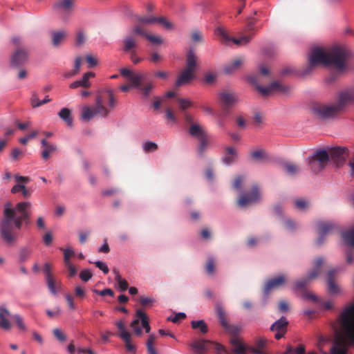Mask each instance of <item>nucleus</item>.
<instances>
[{
    "label": "nucleus",
    "mask_w": 354,
    "mask_h": 354,
    "mask_svg": "<svg viewBox=\"0 0 354 354\" xmlns=\"http://www.w3.org/2000/svg\"><path fill=\"white\" fill-rule=\"evenodd\" d=\"M344 108L343 104H340L338 97L337 102L333 104H316L312 108L313 113L319 119L326 120L334 117L339 111Z\"/></svg>",
    "instance_id": "obj_7"
},
{
    "label": "nucleus",
    "mask_w": 354,
    "mask_h": 354,
    "mask_svg": "<svg viewBox=\"0 0 354 354\" xmlns=\"http://www.w3.org/2000/svg\"><path fill=\"white\" fill-rule=\"evenodd\" d=\"M191 326L193 329H199L202 334H206L208 332V327L204 320L192 321Z\"/></svg>",
    "instance_id": "obj_37"
},
{
    "label": "nucleus",
    "mask_w": 354,
    "mask_h": 354,
    "mask_svg": "<svg viewBox=\"0 0 354 354\" xmlns=\"http://www.w3.org/2000/svg\"><path fill=\"white\" fill-rule=\"evenodd\" d=\"M113 272L115 274V281L118 283V288H119L120 290V291L127 290L128 289L127 281L124 279L122 278V277L120 276L118 271H117L116 270H113Z\"/></svg>",
    "instance_id": "obj_38"
},
{
    "label": "nucleus",
    "mask_w": 354,
    "mask_h": 354,
    "mask_svg": "<svg viewBox=\"0 0 354 354\" xmlns=\"http://www.w3.org/2000/svg\"><path fill=\"white\" fill-rule=\"evenodd\" d=\"M57 149V147L53 145H50L44 147V149L41 152V157L44 160H47L49 158L51 153L55 152Z\"/></svg>",
    "instance_id": "obj_46"
},
{
    "label": "nucleus",
    "mask_w": 354,
    "mask_h": 354,
    "mask_svg": "<svg viewBox=\"0 0 354 354\" xmlns=\"http://www.w3.org/2000/svg\"><path fill=\"white\" fill-rule=\"evenodd\" d=\"M136 316L140 318L142 326L147 333L150 332L151 328L149 324V318L147 314L141 309H138L136 312Z\"/></svg>",
    "instance_id": "obj_33"
},
{
    "label": "nucleus",
    "mask_w": 354,
    "mask_h": 354,
    "mask_svg": "<svg viewBox=\"0 0 354 354\" xmlns=\"http://www.w3.org/2000/svg\"><path fill=\"white\" fill-rule=\"evenodd\" d=\"M215 33L218 36H220L223 41H225L226 42L232 41H233L234 44H235L238 46H242V45L247 44L248 43L250 42V41L251 40V38H252L251 36H242L240 38H237V39L232 38L228 35L227 32L222 27H218L215 30Z\"/></svg>",
    "instance_id": "obj_16"
},
{
    "label": "nucleus",
    "mask_w": 354,
    "mask_h": 354,
    "mask_svg": "<svg viewBox=\"0 0 354 354\" xmlns=\"http://www.w3.org/2000/svg\"><path fill=\"white\" fill-rule=\"evenodd\" d=\"M183 117L185 122L186 129H187V127H190L192 126V124H194L198 122V121H196L194 120V116L189 113H184Z\"/></svg>",
    "instance_id": "obj_51"
},
{
    "label": "nucleus",
    "mask_w": 354,
    "mask_h": 354,
    "mask_svg": "<svg viewBox=\"0 0 354 354\" xmlns=\"http://www.w3.org/2000/svg\"><path fill=\"white\" fill-rule=\"evenodd\" d=\"M32 204L28 201L18 203L14 207H6L3 210V218L0 225L1 236L8 244L15 242L23 223L29 225Z\"/></svg>",
    "instance_id": "obj_1"
},
{
    "label": "nucleus",
    "mask_w": 354,
    "mask_h": 354,
    "mask_svg": "<svg viewBox=\"0 0 354 354\" xmlns=\"http://www.w3.org/2000/svg\"><path fill=\"white\" fill-rule=\"evenodd\" d=\"M216 313H217L218 320H219L221 326H223V328H224L228 324L227 317L225 314V312L222 307L219 306V307H217V308H216Z\"/></svg>",
    "instance_id": "obj_42"
},
{
    "label": "nucleus",
    "mask_w": 354,
    "mask_h": 354,
    "mask_svg": "<svg viewBox=\"0 0 354 354\" xmlns=\"http://www.w3.org/2000/svg\"><path fill=\"white\" fill-rule=\"evenodd\" d=\"M116 104V100L111 89H105L97 94L94 106L82 108L80 117L84 121H89L96 115L106 118Z\"/></svg>",
    "instance_id": "obj_4"
},
{
    "label": "nucleus",
    "mask_w": 354,
    "mask_h": 354,
    "mask_svg": "<svg viewBox=\"0 0 354 354\" xmlns=\"http://www.w3.org/2000/svg\"><path fill=\"white\" fill-rule=\"evenodd\" d=\"M64 250V264L71 263L70 259L71 257L75 255L74 251L71 248H66Z\"/></svg>",
    "instance_id": "obj_52"
},
{
    "label": "nucleus",
    "mask_w": 354,
    "mask_h": 354,
    "mask_svg": "<svg viewBox=\"0 0 354 354\" xmlns=\"http://www.w3.org/2000/svg\"><path fill=\"white\" fill-rule=\"evenodd\" d=\"M37 135H38V131H33L30 134H28L26 137L20 138L19 142L23 145H26L28 142L29 140L34 138Z\"/></svg>",
    "instance_id": "obj_62"
},
{
    "label": "nucleus",
    "mask_w": 354,
    "mask_h": 354,
    "mask_svg": "<svg viewBox=\"0 0 354 354\" xmlns=\"http://www.w3.org/2000/svg\"><path fill=\"white\" fill-rule=\"evenodd\" d=\"M186 315L184 313H176L174 317H168L167 320L177 324L179 323L181 320L184 319Z\"/></svg>",
    "instance_id": "obj_56"
},
{
    "label": "nucleus",
    "mask_w": 354,
    "mask_h": 354,
    "mask_svg": "<svg viewBox=\"0 0 354 354\" xmlns=\"http://www.w3.org/2000/svg\"><path fill=\"white\" fill-rule=\"evenodd\" d=\"M250 158L254 161H262L268 158L266 151L262 149H259L250 152Z\"/></svg>",
    "instance_id": "obj_36"
},
{
    "label": "nucleus",
    "mask_w": 354,
    "mask_h": 354,
    "mask_svg": "<svg viewBox=\"0 0 354 354\" xmlns=\"http://www.w3.org/2000/svg\"><path fill=\"white\" fill-rule=\"evenodd\" d=\"M28 59V53L24 50L19 49L15 51L11 59L13 66H19L25 63Z\"/></svg>",
    "instance_id": "obj_27"
},
{
    "label": "nucleus",
    "mask_w": 354,
    "mask_h": 354,
    "mask_svg": "<svg viewBox=\"0 0 354 354\" xmlns=\"http://www.w3.org/2000/svg\"><path fill=\"white\" fill-rule=\"evenodd\" d=\"M53 335L60 342L66 340V336L59 328H54L53 330Z\"/></svg>",
    "instance_id": "obj_60"
},
{
    "label": "nucleus",
    "mask_w": 354,
    "mask_h": 354,
    "mask_svg": "<svg viewBox=\"0 0 354 354\" xmlns=\"http://www.w3.org/2000/svg\"><path fill=\"white\" fill-rule=\"evenodd\" d=\"M136 318L132 321L130 326L133 328V330H134L135 333L137 335H140L142 334V329L139 326L140 318H138V317H136Z\"/></svg>",
    "instance_id": "obj_54"
},
{
    "label": "nucleus",
    "mask_w": 354,
    "mask_h": 354,
    "mask_svg": "<svg viewBox=\"0 0 354 354\" xmlns=\"http://www.w3.org/2000/svg\"><path fill=\"white\" fill-rule=\"evenodd\" d=\"M337 272L336 269H331L327 273L328 290L330 294L333 295L339 292V288L334 281Z\"/></svg>",
    "instance_id": "obj_24"
},
{
    "label": "nucleus",
    "mask_w": 354,
    "mask_h": 354,
    "mask_svg": "<svg viewBox=\"0 0 354 354\" xmlns=\"http://www.w3.org/2000/svg\"><path fill=\"white\" fill-rule=\"evenodd\" d=\"M210 342V341L204 339L195 340L190 344V346L194 350L196 354H205L208 350L206 344Z\"/></svg>",
    "instance_id": "obj_29"
},
{
    "label": "nucleus",
    "mask_w": 354,
    "mask_h": 354,
    "mask_svg": "<svg viewBox=\"0 0 354 354\" xmlns=\"http://www.w3.org/2000/svg\"><path fill=\"white\" fill-rule=\"evenodd\" d=\"M73 0H55L53 4V10L58 15L65 17L73 12Z\"/></svg>",
    "instance_id": "obj_13"
},
{
    "label": "nucleus",
    "mask_w": 354,
    "mask_h": 354,
    "mask_svg": "<svg viewBox=\"0 0 354 354\" xmlns=\"http://www.w3.org/2000/svg\"><path fill=\"white\" fill-rule=\"evenodd\" d=\"M92 276L93 274L88 269L82 270L80 273V279L84 282H86L91 279Z\"/></svg>",
    "instance_id": "obj_57"
},
{
    "label": "nucleus",
    "mask_w": 354,
    "mask_h": 354,
    "mask_svg": "<svg viewBox=\"0 0 354 354\" xmlns=\"http://www.w3.org/2000/svg\"><path fill=\"white\" fill-rule=\"evenodd\" d=\"M95 77L94 73H93V72L86 73L83 75V77L81 80L73 82L70 84L69 86L71 88H76L80 86L84 87V88H89L91 86V84L89 82V79L91 77Z\"/></svg>",
    "instance_id": "obj_26"
},
{
    "label": "nucleus",
    "mask_w": 354,
    "mask_h": 354,
    "mask_svg": "<svg viewBox=\"0 0 354 354\" xmlns=\"http://www.w3.org/2000/svg\"><path fill=\"white\" fill-rule=\"evenodd\" d=\"M342 238L346 245L354 246V227L343 233Z\"/></svg>",
    "instance_id": "obj_41"
},
{
    "label": "nucleus",
    "mask_w": 354,
    "mask_h": 354,
    "mask_svg": "<svg viewBox=\"0 0 354 354\" xmlns=\"http://www.w3.org/2000/svg\"><path fill=\"white\" fill-rule=\"evenodd\" d=\"M319 237L317 239V244L322 245L324 240L325 236L329 234L335 227V225L332 222L321 221L317 223Z\"/></svg>",
    "instance_id": "obj_21"
},
{
    "label": "nucleus",
    "mask_w": 354,
    "mask_h": 354,
    "mask_svg": "<svg viewBox=\"0 0 354 354\" xmlns=\"http://www.w3.org/2000/svg\"><path fill=\"white\" fill-rule=\"evenodd\" d=\"M219 97L223 111L227 115L230 113V109L237 102V98L234 93L228 91L221 93Z\"/></svg>",
    "instance_id": "obj_17"
},
{
    "label": "nucleus",
    "mask_w": 354,
    "mask_h": 354,
    "mask_svg": "<svg viewBox=\"0 0 354 354\" xmlns=\"http://www.w3.org/2000/svg\"><path fill=\"white\" fill-rule=\"evenodd\" d=\"M143 81H140L139 86H132L134 88H138L140 90L142 95L144 97H148L151 92V91L154 88L155 85L153 82L149 81L145 83L142 84Z\"/></svg>",
    "instance_id": "obj_31"
},
{
    "label": "nucleus",
    "mask_w": 354,
    "mask_h": 354,
    "mask_svg": "<svg viewBox=\"0 0 354 354\" xmlns=\"http://www.w3.org/2000/svg\"><path fill=\"white\" fill-rule=\"evenodd\" d=\"M115 325L120 331L118 336L124 342L126 348L131 352L136 351V346L131 342V334L128 332L122 321H118Z\"/></svg>",
    "instance_id": "obj_19"
},
{
    "label": "nucleus",
    "mask_w": 354,
    "mask_h": 354,
    "mask_svg": "<svg viewBox=\"0 0 354 354\" xmlns=\"http://www.w3.org/2000/svg\"><path fill=\"white\" fill-rule=\"evenodd\" d=\"M329 159V154L326 150H318L314 153L312 159L309 160V165L312 170L317 172L327 165Z\"/></svg>",
    "instance_id": "obj_11"
},
{
    "label": "nucleus",
    "mask_w": 354,
    "mask_h": 354,
    "mask_svg": "<svg viewBox=\"0 0 354 354\" xmlns=\"http://www.w3.org/2000/svg\"><path fill=\"white\" fill-rule=\"evenodd\" d=\"M340 104L345 107L347 104L354 102V88L347 89L339 94Z\"/></svg>",
    "instance_id": "obj_28"
},
{
    "label": "nucleus",
    "mask_w": 354,
    "mask_h": 354,
    "mask_svg": "<svg viewBox=\"0 0 354 354\" xmlns=\"http://www.w3.org/2000/svg\"><path fill=\"white\" fill-rule=\"evenodd\" d=\"M342 334H337L330 354H347L348 347L354 344V304L346 306L339 317Z\"/></svg>",
    "instance_id": "obj_3"
},
{
    "label": "nucleus",
    "mask_w": 354,
    "mask_h": 354,
    "mask_svg": "<svg viewBox=\"0 0 354 354\" xmlns=\"http://www.w3.org/2000/svg\"><path fill=\"white\" fill-rule=\"evenodd\" d=\"M60 118L64 120L68 127L73 126V118L71 111L67 108H63L58 113Z\"/></svg>",
    "instance_id": "obj_34"
},
{
    "label": "nucleus",
    "mask_w": 354,
    "mask_h": 354,
    "mask_svg": "<svg viewBox=\"0 0 354 354\" xmlns=\"http://www.w3.org/2000/svg\"><path fill=\"white\" fill-rule=\"evenodd\" d=\"M93 292L100 296L109 295L111 297L114 296V292L111 288H105L102 290H94Z\"/></svg>",
    "instance_id": "obj_61"
},
{
    "label": "nucleus",
    "mask_w": 354,
    "mask_h": 354,
    "mask_svg": "<svg viewBox=\"0 0 354 354\" xmlns=\"http://www.w3.org/2000/svg\"><path fill=\"white\" fill-rule=\"evenodd\" d=\"M143 150L147 152L155 151L158 149V145L153 142L148 141L143 144Z\"/></svg>",
    "instance_id": "obj_49"
},
{
    "label": "nucleus",
    "mask_w": 354,
    "mask_h": 354,
    "mask_svg": "<svg viewBox=\"0 0 354 354\" xmlns=\"http://www.w3.org/2000/svg\"><path fill=\"white\" fill-rule=\"evenodd\" d=\"M12 317L10 311L3 306H0V328L3 330H9L11 324L9 318Z\"/></svg>",
    "instance_id": "obj_25"
},
{
    "label": "nucleus",
    "mask_w": 354,
    "mask_h": 354,
    "mask_svg": "<svg viewBox=\"0 0 354 354\" xmlns=\"http://www.w3.org/2000/svg\"><path fill=\"white\" fill-rule=\"evenodd\" d=\"M137 24L135 26H141L144 28L145 25L160 24L166 29H172L173 24L167 20L164 17H154L153 15H144L136 17Z\"/></svg>",
    "instance_id": "obj_10"
},
{
    "label": "nucleus",
    "mask_w": 354,
    "mask_h": 354,
    "mask_svg": "<svg viewBox=\"0 0 354 354\" xmlns=\"http://www.w3.org/2000/svg\"><path fill=\"white\" fill-rule=\"evenodd\" d=\"M191 38L194 42H202L203 37L200 30H195L192 32Z\"/></svg>",
    "instance_id": "obj_59"
},
{
    "label": "nucleus",
    "mask_w": 354,
    "mask_h": 354,
    "mask_svg": "<svg viewBox=\"0 0 354 354\" xmlns=\"http://www.w3.org/2000/svg\"><path fill=\"white\" fill-rule=\"evenodd\" d=\"M249 80L256 84V89L264 97L269 95L272 92L275 91L281 93H286L288 91V87L281 84L279 82H273L268 86L263 87L257 83L255 77H251L249 78Z\"/></svg>",
    "instance_id": "obj_12"
},
{
    "label": "nucleus",
    "mask_w": 354,
    "mask_h": 354,
    "mask_svg": "<svg viewBox=\"0 0 354 354\" xmlns=\"http://www.w3.org/2000/svg\"><path fill=\"white\" fill-rule=\"evenodd\" d=\"M66 32L64 31L53 32L52 33V44L55 46H59L62 41L66 37Z\"/></svg>",
    "instance_id": "obj_39"
},
{
    "label": "nucleus",
    "mask_w": 354,
    "mask_h": 354,
    "mask_svg": "<svg viewBox=\"0 0 354 354\" xmlns=\"http://www.w3.org/2000/svg\"><path fill=\"white\" fill-rule=\"evenodd\" d=\"M266 342L263 339H259L256 342V347L248 346V354H260L264 353L263 348L265 346Z\"/></svg>",
    "instance_id": "obj_35"
},
{
    "label": "nucleus",
    "mask_w": 354,
    "mask_h": 354,
    "mask_svg": "<svg viewBox=\"0 0 354 354\" xmlns=\"http://www.w3.org/2000/svg\"><path fill=\"white\" fill-rule=\"evenodd\" d=\"M329 156L337 165H343L348 156V151L346 147H337L330 150Z\"/></svg>",
    "instance_id": "obj_18"
},
{
    "label": "nucleus",
    "mask_w": 354,
    "mask_h": 354,
    "mask_svg": "<svg viewBox=\"0 0 354 354\" xmlns=\"http://www.w3.org/2000/svg\"><path fill=\"white\" fill-rule=\"evenodd\" d=\"M178 102L179 104V109L183 111L192 106V102L189 100L185 98L178 99Z\"/></svg>",
    "instance_id": "obj_48"
},
{
    "label": "nucleus",
    "mask_w": 354,
    "mask_h": 354,
    "mask_svg": "<svg viewBox=\"0 0 354 354\" xmlns=\"http://www.w3.org/2000/svg\"><path fill=\"white\" fill-rule=\"evenodd\" d=\"M120 74L123 77H128L131 86H139L140 81H144L145 75L143 73H135L128 68H122Z\"/></svg>",
    "instance_id": "obj_23"
},
{
    "label": "nucleus",
    "mask_w": 354,
    "mask_h": 354,
    "mask_svg": "<svg viewBox=\"0 0 354 354\" xmlns=\"http://www.w3.org/2000/svg\"><path fill=\"white\" fill-rule=\"evenodd\" d=\"M281 166L286 173L290 176H295L301 171L299 165L291 162H284Z\"/></svg>",
    "instance_id": "obj_32"
},
{
    "label": "nucleus",
    "mask_w": 354,
    "mask_h": 354,
    "mask_svg": "<svg viewBox=\"0 0 354 354\" xmlns=\"http://www.w3.org/2000/svg\"><path fill=\"white\" fill-rule=\"evenodd\" d=\"M95 266L100 269L104 274H107L109 271L108 266L103 262L97 261L94 262Z\"/></svg>",
    "instance_id": "obj_64"
},
{
    "label": "nucleus",
    "mask_w": 354,
    "mask_h": 354,
    "mask_svg": "<svg viewBox=\"0 0 354 354\" xmlns=\"http://www.w3.org/2000/svg\"><path fill=\"white\" fill-rule=\"evenodd\" d=\"M190 136L195 138L198 141L197 149L198 153L200 156H203L210 145V140L207 131L201 122L192 124L187 129Z\"/></svg>",
    "instance_id": "obj_6"
},
{
    "label": "nucleus",
    "mask_w": 354,
    "mask_h": 354,
    "mask_svg": "<svg viewBox=\"0 0 354 354\" xmlns=\"http://www.w3.org/2000/svg\"><path fill=\"white\" fill-rule=\"evenodd\" d=\"M349 55V51L342 46H333L326 51L320 48H313L309 54L308 65L304 68L302 74H309L318 65L333 66L342 71L345 69Z\"/></svg>",
    "instance_id": "obj_2"
},
{
    "label": "nucleus",
    "mask_w": 354,
    "mask_h": 354,
    "mask_svg": "<svg viewBox=\"0 0 354 354\" xmlns=\"http://www.w3.org/2000/svg\"><path fill=\"white\" fill-rule=\"evenodd\" d=\"M156 339V336L154 335H149L147 342V351L149 354L156 353V349L153 348V344Z\"/></svg>",
    "instance_id": "obj_47"
},
{
    "label": "nucleus",
    "mask_w": 354,
    "mask_h": 354,
    "mask_svg": "<svg viewBox=\"0 0 354 354\" xmlns=\"http://www.w3.org/2000/svg\"><path fill=\"white\" fill-rule=\"evenodd\" d=\"M260 200V193L257 185H254L250 192L242 194L238 200V205L245 207L258 202Z\"/></svg>",
    "instance_id": "obj_15"
},
{
    "label": "nucleus",
    "mask_w": 354,
    "mask_h": 354,
    "mask_svg": "<svg viewBox=\"0 0 354 354\" xmlns=\"http://www.w3.org/2000/svg\"><path fill=\"white\" fill-rule=\"evenodd\" d=\"M122 50L124 53L130 54V59L134 64H138L142 62L143 59L136 55V49L138 47L139 41L138 38L133 35H128L124 37L122 41Z\"/></svg>",
    "instance_id": "obj_8"
},
{
    "label": "nucleus",
    "mask_w": 354,
    "mask_h": 354,
    "mask_svg": "<svg viewBox=\"0 0 354 354\" xmlns=\"http://www.w3.org/2000/svg\"><path fill=\"white\" fill-rule=\"evenodd\" d=\"M231 336H239L241 327L237 325H230L229 323L223 328Z\"/></svg>",
    "instance_id": "obj_44"
},
{
    "label": "nucleus",
    "mask_w": 354,
    "mask_h": 354,
    "mask_svg": "<svg viewBox=\"0 0 354 354\" xmlns=\"http://www.w3.org/2000/svg\"><path fill=\"white\" fill-rule=\"evenodd\" d=\"M130 35L143 37L153 44L160 45L163 43V39L160 36L147 32L145 28L141 26H134Z\"/></svg>",
    "instance_id": "obj_14"
},
{
    "label": "nucleus",
    "mask_w": 354,
    "mask_h": 354,
    "mask_svg": "<svg viewBox=\"0 0 354 354\" xmlns=\"http://www.w3.org/2000/svg\"><path fill=\"white\" fill-rule=\"evenodd\" d=\"M243 59L241 58V57H239V58H236L235 59H234L230 64L226 66L225 67V71L226 73H232L234 70H236L237 68H239L241 65L243 64Z\"/></svg>",
    "instance_id": "obj_40"
},
{
    "label": "nucleus",
    "mask_w": 354,
    "mask_h": 354,
    "mask_svg": "<svg viewBox=\"0 0 354 354\" xmlns=\"http://www.w3.org/2000/svg\"><path fill=\"white\" fill-rule=\"evenodd\" d=\"M237 156V152L234 148L232 147H227L225 150L224 155L223 156V162L225 165H231L235 161V158Z\"/></svg>",
    "instance_id": "obj_30"
},
{
    "label": "nucleus",
    "mask_w": 354,
    "mask_h": 354,
    "mask_svg": "<svg viewBox=\"0 0 354 354\" xmlns=\"http://www.w3.org/2000/svg\"><path fill=\"white\" fill-rule=\"evenodd\" d=\"M206 272L208 274H213L215 271V260L212 257H209L207 259L206 263Z\"/></svg>",
    "instance_id": "obj_50"
},
{
    "label": "nucleus",
    "mask_w": 354,
    "mask_h": 354,
    "mask_svg": "<svg viewBox=\"0 0 354 354\" xmlns=\"http://www.w3.org/2000/svg\"><path fill=\"white\" fill-rule=\"evenodd\" d=\"M198 57L192 50H189L186 55V65L178 77L176 86H180L189 83L196 78L195 72L197 68Z\"/></svg>",
    "instance_id": "obj_5"
},
{
    "label": "nucleus",
    "mask_w": 354,
    "mask_h": 354,
    "mask_svg": "<svg viewBox=\"0 0 354 354\" xmlns=\"http://www.w3.org/2000/svg\"><path fill=\"white\" fill-rule=\"evenodd\" d=\"M286 281L284 275H279L276 277L268 280L264 286V294L268 295L272 290L278 288L282 286Z\"/></svg>",
    "instance_id": "obj_22"
},
{
    "label": "nucleus",
    "mask_w": 354,
    "mask_h": 354,
    "mask_svg": "<svg viewBox=\"0 0 354 354\" xmlns=\"http://www.w3.org/2000/svg\"><path fill=\"white\" fill-rule=\"evenodd\" d=\"M324 263L323 257H318L315 259L313 268L309 272L308 276L301 280L296 281L295 288L300 290L305 288L310 281L316 279L322 272V266Z\"/></svg>",
    "instance_id": "obj_9"
},
{
    "label": "nucleus",
    "mask_w": 354,
    "mask_h": 354,
    "mask_svg": "<svg viewBox=\"0 0 354 354\" xmlns=\"http://www.w3.org/2000/svg\"><path fill=\"white\" fill-rule=\"evenodd\" d=\"M47 286L48 289L50 290V292L53 295L57 294V290L56 287L57 285H59L60 283L59 281L57 282L53 277H48V279H46Z\"/></svg>",
    "instance_id": "obj_43"
},
{
    "label": "nucleus",
    "mask_w": 354,
    "mask_h": 354,
    "mask_svg": "<svg viewBox=\"0 0 354 354\" xmlns=\"http://www.w3.org/2000/svg\"><path fill=\"white\" fill-rule=\"evenodd\" d=\"M32 250L28 248H23L19 252V258L21 261H26L30 256Z\"/></svg>",
    "instance_id": "obj_53"
},
{
    "label": "nucleus",
    "mask_w": 354,
    "mask_h": 354,
    "mask_svg": "<svg viewBox=\"0 0 354 354\" xmlns=\"http://www.w3.org/2000/svg\"><path fill=\"white\" fill-rule=\"evenodd\" d=\"M12 318L14 319L17 327L23 331H26L27 330L26 326L24 322L22 317L19 314H15L12 316Z\"/></svg>",
    "instance_id": "obj_45"
},
{
    "label": "nucleus",
    "mask_w": 354,
    "mask_h": 354,
    "mask_svg": "<svg viewBox=\"0 0 354 354\" xmlns=\"http://www.w3.org/2000/svg\"><path fill=\"white\" fill-rule=\"evenodd\" d=\"M288 322L285 317H281L270 326V330L275 332L274 337L279 339L283 337L287 331Z\"/></svg>",
    "instance_id": "obj_20"
},
{
    "label": "nucleus",
    "mask_w": 354,
    "mask_h": 354,
    "mask_svg": "<svg viewBox=\"0 0 354 354\" xmlns=\"http://www.w3.org/2000/svg\"><path fill=\"white\" fill-rule=\"evenodd\" d=\"M284 225L286 229L289 231H293L297 227V224L290 219H287L285 221Z\"/></svg>",
    "instance_id": "obj_63"
},
{
    "label": "nucleus",
    "mask_w": 354,
    "mask_h": 354,
    "mask_svg": "<svg viewBox=\"0 0 354 354\" xmlns=\"http://www.w3.org/2000/svg\"><path fill=\"white\" fill-rule=\"evenodd\" d=\"M155 300L153 298L147 297H140L139 298V302L143 307H149L153 303Z\"/></svg>",
    "instance_id": "obj_55"
},
{
    "label": "nucleus",
    "mask_w": 354,
    "mask_h": 354,
    "mask_svg": "<svg viewBox=\"0 0 354 354\" xmlns=\"http://www.w3.org/2000/svg\"><path fill=\"white\" fill-rule=\"evenodd\" d=\"M308 206V203L304 199H297L295 201V207L299 210H305Z\"/></svg>",
    "instance_id": "obj_58"
}]
</instances>
